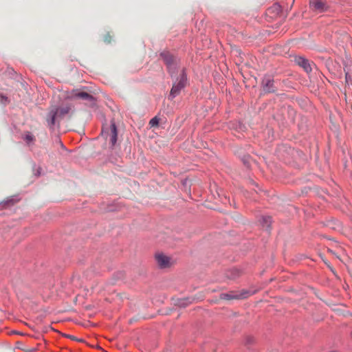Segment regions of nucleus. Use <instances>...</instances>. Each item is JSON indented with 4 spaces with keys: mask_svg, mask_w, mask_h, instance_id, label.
Wrapping results in <instances>:
<instances>
[{
    "mask_svg": "<svg viewBox=\"0 0 352 352\" xmlns=\"http://www.w3.org/2000/svg\"><path fill=\"white\" fill-rule=\"evenodd\" d=\"M101 135L106 141H109L111 147L116 146L118 138V131L114 121L112 120L110 125L103 126Z\"/></svg>",
    "mask_w": 352,
    "mask_h": 352,
    "instance_id": "nucleus-1",
    "label": "nucleus"
},
{
    "mask_svg": "<svg viewBox=\"0 0 352 352\" xmlns=\"http://www.w3.org/2000/svg\"><path fill=\"white\" fill-rule=\"evenodd\" d=\"M328 251L331 253L332 254L335 255L338 258H339V256H338L337 255H336V254L331 250H328Z\"/></svg>",
    "mask_w": 352,
    "mask_h": 352,
    "instance_id": "nucleus-19",
    "label": "nucleus"
},
{
    "mask_svg": "<svg viewBox=\"0 0 352 352\" xmlns=\"http://www.w3.org/2000/svg\"><path fill=\"white\" fill-rule=\"evenodd\" d=\"M248 292L243 291L240 293L230 292L228 293H223L220 295L221 300H233V299H242L245 298L248 295Z\"/></svg>",
    "mask_w": 352,
    "mask_h": 352,
    "instance_id": "nucleus-6",
    "label": "nucleus"
},
{
    "mask_svg": "<svg viewBox=\"0 0 352 352\" xmlns=\"http://www.w3.org/2000/svg\"><path fill=\"white\" fill-rule=\"evenodd\" d=\"M264 220H265L267 223L270 222V221H271V217H265V218L264 219Z\"/></svg>",
    "mask_w": 352,
    "mask_h": 352,
    "instance_id": "nucleus-18",
    "label": "nucleus"
},
{
    "mask_svg": "<svg viewBox=\"0 0 352 352\" xmlns=\"http://www.w3.org/2000/svg\"><path fill=\"white\" fill-rule=\"evenodd\" d=\"M160 57L167 65L169 73L173 75V70L176 68L175 58L168 52H162Z\"/></svg>",
    "mask_w": 352,
    "mask_h": 352,
    "instance_id": "nucleus-4",
    "label": "nucleus"
},
{
    "mask_svg": "<svg viewBox=\"0 0 352 352\" xmlns=\"http://www.w3.org/2000/svg\"><path fill=\"white\" fill-rule=\"evenodd\" d=\"M159 121L160 119L157 116H155L150 120L149 124L151 127L157 126L159 124Z\"/></svg>",
    "mask_w": 352,
    "mask_h": 352,
    "instance_id": "nucleus-15",
    "label": "nucleus"
},
{
    "mask_svg": "<svg viewBox=\"0 0 352 352\" xmlns=\"http://www.w3.org/2000/svg\"><path fill=\"white\" fill-rule=\"evenodd\" d=\"M28 352H32V350L30 349H28V351H27Z\"/></svg>",
    "mask_w": 352,
    "mask_h": 352,
    "instance_id": "nucleus-22",
    "label": "nucleus"
},
{
    "mask_svg": "<svg viewBox=\"0 0 352 352\" xmlns=\"http://www.w3.org/2000/svg\"><path fill=\"white\" fill-rule=\"evenodd\" d=\"M65 337L70 338L71 340H77L75 336L71 335H65Z\"/></svg>",
    "mask_w": 352,
    "mask_h": 352,
    "instance_id": "nucleus-17",
    "label": "nucleus"
},
{
    "mask_svg": "<svg viewBox=\"0 0 352 352\" xmlns=\"http://www.w3.org/2000/svg\"><path fill=\"white\" fill-rule=\"evenodd\" d=\"M310 8L317 13H321L328 10V6L324 0H311Z\"/></svg>",
    "mask_w": 352,
    "mask_h": 352,
    "instance_id": "nucleus-5",
    "label": "nucleus"
},
{
    "mask_svg": "<svg viewBox=\"0 0 352 352\" xmlns=\"http://www.w3.org/2000/svg\"><path fill=\"white\" fill-rule=\"evenodd\" d=\"M263 88L265 91L274 92L275 91L274 87V80L270 78H265L263 80Z\"/></svg>",
    "mask_w": 352,
    "mask_h": 352,
    "instance_id": "nucleus-11",
    "label": "nucleus"
},
{
    "mask_svg": "<svg viewBox=\"0 0 352 352\" xmlns=\"http://www.w3.org/2000/svg\"><path fill=\"white\" fill-rule=\"evenodd\" d=\"M187 83L186 74L184 69L181 70L179 77L173 82L170 90V96L173 98L179 94L181 90L184 88Z\"/></svg>",
    "mask_w": 352,
    "mask_h": 352,
    "instance_id": "nucleus-2",
    "label": "nucleus"
},
{
    "mask_svg": "<svg viewBox=\"0 0 352 352\" xmlns=\"http://www.w3.org/2000/svg\"><path fill=\"white\" fill-rule=\"evenodd\" d=\"M72 98L89 102H91L94 100V97L91 94L80 89L74 90L72 93Z\"/></svg>",
    "mask_w": 352,
    "mask_h": 352,
    "instance_id": "nucleus-8",
    "label": "nucleus"
},
{
    "mask_svg": "<svg viewBox=\"0 0 352 352\" xmlns=\"http://www.w3.org/2000/svg\"><path fill=\"white\" fill-rule=\"evenodd\" d=\"M0 101L1 102L6 103L8 102V98L2 94H0Z\"/></svg>",
    "mask_w": 352,
    "mask_h": 352,
    "instance_id": "nucleus-16",
    "label": "nucleus"
},
{
    "mask_svg": "<svg viewBox=\"0 0 352 352\" xmlns=\"http://www.w3.org/2000/svg\"><path fill=\"white\" fill-rule=\"evenodd\" d=\"M349 79V77L348 76V74H346V80H348Z\"/></svg>",
    "mask_w": 352,
    "mask_h": 352,
    "instance_id": "nucleus-21",
    "label": "nucleus"
},
{
    "mask_svg": "<svg viewBox=\"0 0 352 352\" xmlns=\"http://www.w3.org/2000/svg\"><path fill=\"white\" fill-rule=\"evenodd\" d=\"M155 258L158 267L161 269L170 267L175 263V261L173 257L162 252L155 254Z\"/></svg>",
    "mask_w": 352,
    "mask_h": 352,
    "instance_id": "nucleus-3",
    "label": "nucleus"
},
{
    "mask_svg": "<svg viewBox=\"0 0 352 352\" xmlns=\"http://www.w3.org/2000/svg\"><path fill=\"white\" fill-rule=\"evenodd\" d=\"M21 138L25 142V145L30 148L32 147L36 142V136L29 131H23L21 135Z\"/></svg>",
    "mask_w": 352,
    "mask_h": 352,
    "instance_id": "nucleus-7",
    "label": "nucleus"
},
{
    "mask_svg": "<svg viewBox=\"0 0 352 352\" xmlns=\"http://www.w3.org/2000/svg\"><path fill=\"white\" fill-rule=\"evenodd\" d=\"M71 110V107L68 105L63 106L59 108L55 109L54 112H57V116L63 117L68 114Z\"/></svg>",
    "mask_w": 352,
    "mask_h": 352,
    "instance_id": "nucleus-12",
    "label": "nucleus"
},
{
    "mask_svg": "<svg viewBox=\"0 0 352 352\" xmlns=\"http://www.w3.org/2000/svg\"><path fill=\"white\" fill-rule=\"evenodd\" d=\"M349 79V77L348 76V74H346V80H348Z\"/></svg>",
    "mask_w": 352,
    "mask_h": 352,
    "instance_id": "nucleus-20",
    "label": "nucleus"
},
{
    "mask_svg": "<svg viewBox=\"0 0 352 352\" xmlns=\"http://www.w3.org/2000/svg\"><path fill=\"white\" fill-rule=\"evenodd\" d=\"M240 271L237 269H232L228 272L226 276L230 279H234L240 276Z\"/></svg>",
    "mask_w": 352,
    "mask_h": 352,
    "instance_id": "nucleus-13",
    "label": "nucleus"
},
{
    "mask_svg": "<svg viewBox=\"0 0 352 352\" xmlns=\"http://www.w3.org/2000/svg\"><path fill=\"white\" fill-rule=\"evenodd\" d=\"M56 116H57V112H54V109H52L49 112V113L47 116L46 120L47 122V125L50 129H53L54 125L55 124V119H56Z\"/></svg>",
    "mask_w": 352,
    "mask_h": 352,
    "instance_id": "nucleus-10",
    "label": "nucleus"
},
{
    "mask_svg": "<svg viewBox=\"0 0 352 352\" xmlns=\"http://www.w3.org/2000/svg\"><path fill=\"white\" fill-rule=\"evenodd\" d=\"M295 63L302 67L307 73L311 72V67L309 60L302 56H296L294 58Z\"/></svg>",
    "mask_w": 352,
    "mask_h": 352,
    "instance_id": "nucleus-9",
    "label": "nucleus"
},
{
    "mask_svg": "<svg viewBox=\"0 0 352 352\" xmlns=\"http://www.w3.org/2000/svg\"><path fill=\"white\" fill-rule=\"evenodd\" d=\"M244 342L246 345L253 344L255 342V338L252 336H246L244 339Z\"/></svg>",
    "mask_w": 352,
    "mask_h": 352,
    "instance_id": "nucleus-14",
    "label": "nucleus"
}]
</instances>
